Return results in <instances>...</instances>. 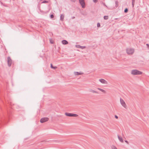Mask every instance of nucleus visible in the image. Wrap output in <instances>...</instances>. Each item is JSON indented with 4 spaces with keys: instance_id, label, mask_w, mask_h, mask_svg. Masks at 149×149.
I'll return each mask as SVG.
<instances>
[{
    "instance_id": "10",
    "label": "nucleus",
    "mask_w": 149,
    "mask_h": 149,
    "mask_svg": "<svg viewBox=\"0 0 149 149\" xmlns=\"http://www.w3.org/2000/svg\"><path fill=\"white\" fill-rule=\"evenodd\" d=\"M83 74V73L82 72H74V74L75 75H81Z\"/></svg>"
},
{
    "instance_id": "5",
    "label": "nucleus",
    "mask_w": 149,
    "mask_h": 149,
    "mask_svg": "<svg viewBox=\"0 0 149 149\" xmlns=\"http://www.w3.org/2000/svg\"><path fill=\"white\" fill-rule=\"evenodd\" d=\"M79 1L82 7L83 8H84L85 7V3L84 0H79Z\"/></svg>"
},
{
    "instance_id": "31",
    "label": "nucleus",
    "mask_w": 149,
    "mask_h": 149,
    "mask_svg": "<svg viewBox=\"0 0 149 149\" xmlns=\"http://www.w3.org/2000/svg\"><path fill=\"white\" fill-rule=\"evenodd\" d=\"M0 3L1 4V5H3V3L2 2H1V1H0Z\"/></svg>"
},
{
    "instance_id": "6",
    "label": "nucleus",
    "mask_w": 149,
    "mask_h": 149,
    "mask_svg": "<svg viewBox=\"0 0 149 149\" xmlns=\"http://www.w3.org/2000/svg\"><path fill=\"white\" fill-rule=\"evenodd\" d=\"M7 63L8 64V65L9 67H10L12 64V60L11 59L10 57H8L7 58Z\"/></svg>"
},
{
    "instance_id": "22",
    "label": "nucleus",
    "mask_w": 149,
    "mask_h": 149,
    "mask_svg": "<svg viewBox=\"0 0 149 149\" xmlns=\"http://www.w3.org/2000/svg\"><path fill=\"white\" fill-rule=\"evenodd\" d=\"M50 17L51 18H53L54 17V15H53L52 14L50 15Z\"/></svg>"
},
{
    "instance_id": "2",
    "label": "nucleus",
    "mask_w": 149,
    "mask_h": 149,
    "mask_svg": "<svg viewBox=\"0 0 149 149\" xmlns=\"http://www.w3.org/2000/svg\"><path fill=\"white\" fill-rule=\"evenodd\" d=\"M126 52L129 55H132L134 52V49L132 48H128L126 49Z\"/></svg>"
},
{
    "instance_id": "27",
    "label": "nucleus",
    "mask_w": 149,
    "mask_h": 149,
    "mask_svg": "<svg viewBox=\"0 0 149 149\" xmlns=\"http://www.w3.org/2000/svg\"><path fill=\"white\" fill-rule=\"evenodd\" d=\"M115 117L116 119H118V117L116 115H115Z\"/></svg>"
},
{
    "instance_id": "24",
    "label": "nucleus",
    "mask_w": 149,
    "mask_h": 149,
    "mask_svg": "<svg viewBox=\"0 0 149 149\" xmlns=\"http://www.w3.org/2000/svg\"><path fill=\"white\" fill-rule=\"evenodd\" d=\"M54 66H53L52 64H51V67L52 68H53Z\"/></svg>"
},
{
    "instance_id": "20",
    "label": "nucleus",
    "mask_w": 149,
    "mask_h": 149,
    "mask_svg": "<svg viewBox=\"0 0 149 149\" xmlns=\"http://www.w3.org/2000/svg\"><path fill=\"white\" fill-rule=\"evenodd\" d=\"M111 147L112 149H117L116 147L113 146H111Z\"/></svg>"
},
{
    "instance_id": "17",
    "label": "nucleus",
    "mask_w": 149,
    "mask_h": 149,
    "mask_svg": "<svg viewBox=\"0 0 149 149\" xmlns=\"http://www.w3.org/2000/svg\"><path fill=\"white\" fill-rule=\"evenodd\" d=\"M132 6L133 7L134 6V3L135 2V0H132Z\"/></svg>"
},
{
    "instance_id": "33",
    "label": "nucleus",
    "mask_w": 149,
    "mask_h": 149,
    "mask_svg": "<svg viewBox=\"0 0 149 149\" xmlns=\"http://www.w3.org/2000/svg\"><path fill=\"white\" fill-rule=\"evenodd\" d=\"M104 5L105 6H106V5H105V3H104Z\"/></svg>"
},
{
    "instance_id": "32",
    "label": "nucleus",
    "mask_w": 149,
    "mask_h": 149,
    "mask_svg": "<svg viewBox=\"0 0 149 149\" xmlns=\"http://www.w3.org/2000/svg\"><path fill=\"white\" fill-rule=\"evenodd\" d=\"M74 18H75L74 17H72V19H74Z\"/></svg>"
},
{
    "instance_id": "28",
    "label": "nucleus",
    "mask_w": 149,
    "mask_h": 149,
    "mask_svg": "<svg viewBox=\"0 0 149 149\" xmlns=\"http://www.w3.org/2000/svg\"><path fill=\"white\" fill-rule=\"evenodd\" d=\"M93 1L95 3H96L97 1V0H93Z\"/></svg>"
},
{
    "instance_id": "21",
    "label": "nucleus",
    "mask_w": 149,
    "mask_h": 149,
    "mask_svg": "<svg viewBox=\"0 0 149 149\" xmlns=\"http://www.w3.org/2000/svg\"><path fill=\"white\" fill-rule=\"evenodd\" d=\"M128 9L127 8H126L124 10V12L125 13H127L128 11Z\"/></svg>"
},
{
    "instance_id": "11",
    "label": "nucleus",
    "mask_w": 149,
    "mask_h": 149,
    "mask_svg": "<svg viewBox=\"0 0 149 149\" xmlns=\"http://www.w3.org/2000/svg\"><path fill=\"white\" fill-rule=\"evenodd\" d=\"M118 137L120 141L122 143H123V140L122 137L119 136L118 135Z\"/></svg>"
},
{
    "instance_id": "30",
    "label": "nucleus",
    "mask_w": 149,
    "mask_h": 149,
    "mask_svg": "<svg viewBox=\"0 0 149 149\" xmlns=\"http://www.w3.org/2000/svg\"><path fill=\"white\" fill-rule=\"evenodd\" d=\"M125 142H126L127 144H129V143H128V141H127V140H125Z\"/></svg>"
},
{
    "instance_id": "8",
    "label": "nucleus",
    "mask_w": 149,
    "mask_h": 149,
    "mask_svg": "<svg viewBox=\"0 0 149 149\" xmlns=\"http://www.w3.org/2000/svg\"><path fill=\"white\" fill-rule=\"evenodd\" d=\"M99 81L102 83L105 84H107V82L104 79H99Z\"/></svg>"
},
{
    "instance_id": "13",
    "label": "nucleus",
    "mask_w": 149,
    "mask_h": 149,
    "mask_svg": "<svg viewBox=\"0 0 149 149\" xmlns=\"http://www.w3.org/2000/svg\"><path fill=\"white\" fill-rule=\"evenodd\" d=\"M62 43L63 44L66 45L68 43V42L66 40H64L62 41Z\"/></svg>"
},
{
    "instance_id": "34",
    "label": "nucleus",
    "mask_w": 149,
    "mask_h": 149,
    "mask_svg": "<svg viewBox=\"0 0 149 149\" xmlns=\"http://www.w3.org/2000/svg\"><path fill=\"white\" fill-rule=\"evenodd\" d=\"M51 43H53V42H51Z\"/></svg>"
},
{
    "instance_id": "9",
    "label": "nucleus",
    "mask_w": 149,
    "mask_h": 149,
    "mask_svg": "<svg viewBox=\"0 0 149 149\" xmlns=\"http://www.w3.org/2000/svg\"><path fill=\"white\" fill-rule=\"evenodd\" d=\"M76 47L77 48H80L82 49H85L86 48V46H82L79 45H76Z\"/></svg>"
},
{
    "instance_id": "23",
    "label": "nucleus",
    "mask_w": 149,
    "mask_h": 149,
    "mask_svg": "<svg viewBox=\"0 0 149 149\" xmlns=\"http://www.w3.org/2000/svg\"><path fill=\"white\" fill-rule=\"evenodd\" d=\"M100 23H98L97 24V27H100Z\"/></svg>"
},
{
    "instance_id": "35",
    "label": "nucleus",
    "mask_w": 149,
    "mask_h": 149,
    "mask_svg": "<svg viewBox=\"0 0 149 149\" xmlns=\"http://www.w3.org/2000/svg\"><path fill=\"white\" fill-rule=\"evenodd\" d=\"M42 0H40V1H42Z\"/></svg>"
},
{
    "instance_id": "29",
    "label": "nucleus",
    "mask_w": 149,
    "mask_h": 149,
    "mask_svg": "<svg viewBox=\"0 0 149 149\" xmlns=\"http://www.w3.org/2000/svg\"><path fill=\"white\" fill-rule=\"evenodd\" d=\"M57 68V67L56 66H55V67H54L53 69H56Z\"/></svg>"
},
{
    "instance_id": "12",
    "label": "nucleus",
    "mask_w": 149,
    "mask_h": 149,
    "mask_svg": "<svg viewBox=\"0 0 149 149\" xmlns=\"http://www.w3.org/2000/svg\"><path fill=\"white\" fill-rule=\"evenodd\" d=\"M64 14H61L60 16V20L63 21L64 20Z\"/></svg>"
},
{
    "instance_id": "1",
    "label": "nucleus",
    "mask_w": 149,
    "mask_h": 149,
    "mask_svg": "<svg viewBox=\"0 0 149 149\" xmlns=\"http://www.w3.org/2000/svg\"><path fill=\"white\" fill-rule=\"evenodd\" d=\"M143 72L136 70H133L131 71V73L133 75H137L142 74Z\"/></svg>"
},
{
    "instance_id": "4",
    "label": "nucleus",
    "mask_w": 149,
    "mask_h": 149,
    "mask_svg": "<svg viewBox=\"0 0 149 149\" xmlns=\"http://www.w3.org/2000/svg\"><path fill=\"white\" fill-rule=\"evenodd\" d=\"M120 103L121 105L124 107L125 108H127V106L126 104L123 100L120 98Z\"/></svg>"
},
{
    "instance_id": "26",
    "label": "nucleus",
    "mask_w": 149,
    "mask_h": 149,
    "mask_svg": "<svg viewBox=\"0 0 149 149\" xmlns=\"http://www.w3.org/2000/svg\"><path fill=\"white\" fill-rule=\"evenodd\" d=\"M3 6H5V7H7V6H7V5H6V4H3Z\"/></svg>"
},
{
    "instance_id": "16",
    "label": "nucleus",
    "mask_w": 149,
    "mask_h": 149,
    "mask_svg": "<svg viewBox=\"0 0 149 149\" xmlns=\"http://www.w3.org/2000/svg\"><path fill=\"white\" fill-rule=\"evenodd\" d=\"M116 3V7H117L118 6V1H115Z\"/></svg>"
},
{
    "instance_id": "19",
    "label": "nucleus",
    "mask_w": 149,
    "mask_h": 149,
    "mask_svg": "<svg viewBox=\"0 0 149 149\" xmlns=\"http://www.w3.org/2000/svg\"><path fill=\"white\" fill-rule=\"evenodd\" d=\"M48 2V1L44 0L41 3H47Z\"/></svg>"
},
{
    "instance_id": "25",
    "label": "nucleus",
    "mask_w": 149,
    "mask_h": 149,
    "mask_svg": "<svg viewBox=\"0 0 149 149\" xmlns=\"http://www.w3.org/2000/svg\"><path fill=\"white\" fill-rule=\"evenodd\" d=\"M146 45L147 46V47L149 49V45L148 44H146Z\"/></svg>"
},
{
    "instance_id": "3",
    "label": "nucleus",
    "mask_w": 149,
    "mask_h": 149,
    "mask_svg": "<svg viewBox=\"0 0 149 149\" xmlns=\"http://www.w3.org/2000/svg\"><path fill=\"white\" fill-rule=\"evenodd\" d=\"M65 114L66 116L69 117H77L78 115L76 114H73L70 113H65Z\"/></svg>"
},
{
    "instance_id": "18",
    "label": "nucleus",
    "mask_w": 149,
    "mask_h": 149,
    "mask_svg": "<svg viewBox=\"0 0 149 149\" xmlns=\"http://www.w3.org/2000/svg\"><path fill=\"white\" fill-rule=\"evenodd\" d=\"M108 16H105L104 17V19L105 20H107L108 19Z\"/></svg>"
},
{
    "instance_id": "15",
    "label": "nucleus",
    "mask_w": 149,
    "mask_h": 149,
    "mask_svg": "<svg viewBox=\"0 0 149 149\" xmlns=\"http://www.w3.org/2000/svg\"><path fill=\"white\" fill-rule=\"evenodd\" d=\"M97 89L99 90L100 91L103 92V93H106V91H104V90L101 89V88H97Z\"/></svg>"
},
{
    "instance_id": "14",
    "label": "nucleus",
    "mask_w": 149,
    "mask_h": 149,
    "mask_svg": "<svg viewBox=\"0 0 149 149\" xmlns=\"http://www.w3.org/2000/svg\"><path fill=\"white\" fill-rule=\"evenodd\" d=\"M89 91L91 92H92L93 93H98L96 91H95L92 89H90Z\"/></svg>"
},
{
    "instance_id": "7",
    "label": "nucleus",
    "mask_w": 149,
    "mask_h": 149,
    "mask_svg": "<svg viewBox=\"0 0 149 149\" xmlns=\"http://www.w3.org/2000/svg\"><path fill=\"white\" fill-rule=\"evenodd\" d=\"M49 120V118L47 117H44L42 118L40 120V122L41 123H43L45 122L48 121Z\"/></svg>"
}]
</instances>
